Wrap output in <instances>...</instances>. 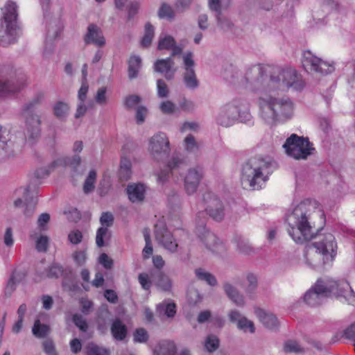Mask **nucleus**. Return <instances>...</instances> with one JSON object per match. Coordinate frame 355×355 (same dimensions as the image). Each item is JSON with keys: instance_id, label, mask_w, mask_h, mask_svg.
<instances>
[{"instance_id": "nucleus-1", "label": "nucleus", "mask_w": 355, "mask_h": 355, "mask_svg": "<svg viewBox=\"0 0 355 355\" xmlns=\"http://www.w3.org/2000/svg\"><path fill=\"white\" fill-rule=\"evenodd\" d=\"M225 78L232 84L248 87L259 93L257 99L259 116L268 125L289 119L293 114V103L288 99L271 94L286 91L293 87L300 89L303 84L296 71L291 67L254 65L243 76L239 71Z\"/></svg>"}, {"instance_id": "nucleus-2", "label": "nucleus", "mask_w": 355, "mask_h": 355, "mask_svg": "<svg viewBox=\"0 0 355 355\" xmlns=\"http://www.w3.org/2000/svg\"><path fill=\"white\" fill-rule=\"evenodd\" d=\"M323 216L322 207L316 200L302 201L287 216L288 234L298 243L311 240L315 236V223Z\"/></svg>"}, {"instance_id": "nucleus-3", "label": "nucleus", "mask_w": 355, "mask_h": 355, "mask_svg": "<svg viewBox=\"0 0 355 355\" xmlns=\"http://www.w3.org/2000/svg\"><path fill=\"white\" fill-rule=\"evenodd\" d=\"M275 168V162L270 158L253 157L245 162L241 168V182L249 190L261 189L269 180Z\"/></svg>"}, {"instance_id": "nucleus-4", "label": "nucleus", "mask_w": 355, "mask_h": 355, "mask_svg": "<svg viewBox=\"0 0 355 355\" xmlns=\"http://www.w3.org/2000/svg\"><path fill=\"white\" fill-rule=\"evenodd\" d=\"M336 248L337 244L332 234L320 235L316 241L306 245V263L310 267L316 268L331 261Z\"/></svg>"}, {"instance_id": "nucleus-5", "label": "nucleus", "mask_w": 355, "mask_h": 355, "mask_svg": "<svg viewBox=\"0 0 355 355\" xmlns=\"http://www.w3.org/2000/svg\"><path fill=\"white\" fill-rule=\"evenodd\" d=\"M252 118L249 103L243 98H234L220 107L216 122L220 126L229 128L237 121L250 122Z\"/></svg>"}, {"instance_id": "nucleus-6", "label": "nucleus", "mask_w": 355, "mask_h": 355, "mask_svg": "<svg viewBox=\"0 0 355 355\" xmlns=\"http://www.w3.org/2000/svg\"><path fill=\"white\" fill-rule=\"evenodd\" d=\"M336 287L335 281L330 279H320L304 295V301L311 306L320 305L324 297L331 296V293H337L334 291Z\"/></svg>"}, {"instance_id": "nucleus-7", "label": "nucleus", "mask_w": 355, "mask_h": 355, "mask_svg": "<svg viewBox=\"0 0 355 355\" xmlns=\"http://www.w3.org/2000/svg\"><path fill=\"white\" fill-rule=\"evenodd\" d=\"M3 126L0 125V162L14 158L18 155L26 142L21 131L12 132L6 140H2Z\"/></svg>"}, {"instance_id": "nucleus-8", "label": "nucleus", "mask_w": 355, "mask_h": 355, "mask_svg": "<svg viewBox=\"0 0 355 355\" xmlns=\"http://www.w3.org/2000/svg\"><path fill=\"white\" fill-rule=\"evenodd\" d=\"M283 148L286 153L295 159H306L313 154L314 148L307 138L291 135L286 139Z\"/></svg>"}, {"instance_id": "nucleus-9", "label": "nucleus", "mask_w": 355, "mask_h": 355, "mask_svg": "<svg viewBox=\"0 0 355 355\" xmlns=\"http://www.w3.org/2000/svg\"><path fill=\"white\" fill-rule=\"evenodd\" d=\"M170 150V141L165 133L159 132L148 139V152L155 160L164 159Z\"/></svg>"}, {"instance_id": "nucleus-10", "label": "nucleus", "mask_w": 355, "mask_h": 355, "mask_svg": "<svg viewBox=\"0 0 355 355\" xmlns=\"http://www.w3.org/2000/svg\"><path fill=\"white\" fill-rule=\"evenodd\" d=\"M302 63L308 73L316 77L331 73L334 71L332 64L316 57L309 51L304 52Z\"/></svg>"}, {"instance_id": "nucleus-11", "label": "nucleus", "mask_w": 355, "mask_h": 355, "mask_svg": "<svg viewBox=\"0 0 355 355\" xmlns=\"http://www.w3.org/2000/svg\"><path fill=\"white\" fill-rule=\"evenodd\" d=\"M202 200L207 215L215 221L223 220L225 217V206L221 200L211 192L205 193Z\"/></svg>"}, {"instance_id": "nucleus-12", "label": "nucleus", "mask_w": 355, "mask_h": 355, "mask_svg": "<svg viewBox=\"0 0 355 355\" xmlns=\"http://www.w3.org/2000/svg\"><path fill=\"white\" fill-rule=\"evenodd\" d=\"M205 175L202 166L196 165L189 167L183 176L184 189L189 196L194 195Z\"/></svg>"}, {"instance_id": "nucleus-13", "label": "nucleus", "mask_w": 355, "mask_h": 355, "mask_svg": "<svg viewBox=\"0 0 355 355\" xmlns=\"http://www.w3.org/2000/svg\"><path fill=\"white\" fill-rule=\"evenodd\" d=\"M21 35L19 21L0 19V44L8 46L15 43Z\"/></svg>"}, {"instance_id": "nucleus-14", "label": "nucleus", "mask_w": 355, "mask_h": 355, "mask_svg": "<svg viewBox=\"0 0 355 355\" xmlns=\"http://www.w3.org/2000/svg\"><path fill=\"white\" fill-rule=\"evenodd\" d=\"M17 193L19 196H21V198H18L14 201L15 207H21L25 205L24 214L28 217L32 216L37 204V198L35 196L36 194L35 187L28 185L25 188L18 189Z\"/></svg>"}, {"instance_id": "nucleus-15", "label": "nucleus", "mask_w": 355, "mask_h": 355, "mask_svg": "<svg viewBox=\"0 0 355 355\" xmlns=\"http://www.w3.org/2000/svg\"><path fill=\"white\" fill-rule=\"evenodd\" d=\"M24 119L26 133L24 135L26 141L33 143L37 141L41 135V118L37 114L21 113Z\"/></svg>"}, {"instance_id": "nucleus-16", "label": "nucleus", "mask_w": 355, "mask_h": 355, "mask_svg": "<svg viewBox=\"0 0 355 355\" xmlns=\"http://www.w3.org/2000/svg\"><path fill=\"white\" fill-rule=\"evenodd\" d=\"M182 60L184 69V83L189 89H196L198 87V80L194 69L193 53L191 51L184 53L182 55Z\"/></svg>"}, {"instance_id": "nucleus-17", "label": "nucleus", "mask_w": 355, "mask_h": 355, "mask_svg": "<svg viewBox=\"0 0 355 355\" xmlns=\"http://www.w3.org/2000/svg\"><path fill=\"white\" fill-rule=\"evenodd\" d=\"M241 282V279L236 276L231 280H226L223 283V290L231 302L238 306L243 307L245 304L244 296L235 286Z\"/></svg>"}, {"instance_id": "nucleus-18", "label": "nucleus", "mask_w": 355, "mask_h": 355, "mask_svg": "<svg viewBox=\"0 0 355 355\" xmlns=\"http://www.w3.org/2000/svg\"><path fill=\"white\" fill-rule=\"evenodd\" d=\"M155 236L156 241L166 250L171 252H175L177 251L178 243L173 239L172 234L163 224L155 225Z\"/></svg>"}, {"instance_id": "nucleus-19", "label": "nucleus", "mask_w": 355, "mask_h": 355, "mask_svg": "<svg viewBox=\"0 0 355 355\" xmlns=\"http://www.w3.org/2000/svg\"><path fill=\"white\" fill-rule=\"evenodd\" d=\"M228 318L230 321L236 324L237 329L243 333L254 334L255 332L254 322L245 317L239 311L236 309L230 311Z\"/></svg>"}, {"instance_id": "nucleus-20", "label": "nucleus", "mask_w": 355, "mask_h": 355, "mask_svg": "<svg viewBox=\"0 0 355 355\" xmlns=\"http://www.w3.org/2000/svg\"><path fill=\"white\" fill-rule=\"evenodd\" d=\"M336 287L334 291L337 293H331L338 299H344L346 302L351 305H355V292L352 289L350 285L346 282H336Z\"/></svg>"}, {"instance_id": "nucleus-21", "label": "nucleus", "mask_w": 355, "mask_h": 355, "mask_svg": "<svg viewBox=\"0 0 355 355\" xmlns=\"http://www.w3.org/2000/svg\"><path fill=\"white\" fill-rule=\"evenodd\" d=\"M173 56H170L166 59H159L154 64V69L155 71L164 73L166 80H171L173 78L176 69L173 68L174 61Z\"/></svg>"}, {"instance_id": "nucleus-22", "label": "nucleus", "mask_w": 355, "mask_h": 355, "mask_svg": "<svg viewBox=\"0 0 355 355\" xmlns=\"http://www.w3.org/2000/svg\"><path fill=\"white\" fill-rule=\"evenodd\" d=\"M60 27L58 26L55 22L51 23L49 25L45 46L43 52V55L46 58H49L50 55L53 53L55 46L52 42L58 37L60 33Z\"/></svg>"}, {"instance_id": "nucleus-23", "label": "nucleus", "mask_w": 355, "mask_h": 355, "mask_svg": "<svg viewBox=\"0 0 355 355\" xmlns=\"http://www.w3.org/2000/svg\"><path fill=\"white\" fill-rule=\"evenodd\" d=\"M84 40L86 44H94L98 46H103L105 44L101 30L94 24L88 26Z\"/></svg>"}, {"instance_id": "nucleus-24", "label": "nucleus", "mask_w": 355, "mask_h": 355, "mask_svg": "<svg viewBox=\"0 0 355 355\" xmlns=\"http://www.w3.org/2000/svg\"><path fill=\"white\" fill-rule=\"evenodd\" d=\"M254 313L259 321L268 329L270 330H277L279 327V322L277 317L271 313H268L263 309L257 308Z\"/></svg>"}, {"instance_id": "nucleus-25", "label": "nucleus", "mask_w": 355, "mask_h": 355, "mask_svg": "<svg viewBox=\"0 0 355 355\" xmlns=\"http://www.w3.org/2000/svg\"><path fill=\"white\" fill-rule=\"evenodd\" d=\"M157 48L159 50H171V56L180 55L182 47L176 44L175 39L171 35H160Z\"/></svg>"}, {"instance_id": "nucleus-26", "label": "nucleus", "mask_w": 355, "mask_h": 355, "mask_svg": "<svg viewBox=\"0 0 355 355\" xmlns=\"http://www.w3.org/2000/svg\"><path fill=\"white\" fill-rule=\"evenodd\" d=\"M127 193L132 202H141L145 198L146 188L142 184H132L128 186Z\"/></svg>"}, {"instance_id": "nucleus-27", "label": "nucleus", "mask_w": 355, "mask_h": 355, "mask_svg": "<svg viewBox=\"0 0 355 355\" xmlns=\"http://www.w3.org/2000/svg\"><path fill=\"white\" fill-rule=\"evenodd\" d=\"M176 352V345L171 340L159 341L154 349L155 355H175Z\"/></svg>"}, {"instance_id": "nucleus-28", "label": "nucleus", "mask_w": 355, "mask_h": 355, "mask_svg": "<svg viewBox=\"0 0 355 355\" xmlns=\"http://www.w3.org/2000/svg\"><path fill=\"white\" fill-rule=\"evenodd\" d=\"M1 10V19L18 21L17 6L15 2L8 0Z\"/></svg>"}, {"instance_id": "nucleus-29", "label": "nucleus", "mask_w": 355, "mask_h": 355, "mask_svg": "<svg viewBox=\"0 0 355 355\" xmlns=\"http://www.w3.org/2000/svg\"><path fill=\"white\" fill-rule=\"evenodd\" d=\"M153 281L155 286L164 291H169L172 286L170 277L162 272H157L153 275Z\"/></svg>"}, {"instance_id": "nucleus-30", "label": "nucleus", "mask_w": 355, "mask_h": 355, "mask_svg": "<svg viewBox=\"0 0 355 355\" xmlns=\"http://www.w3.org/2000/svg\"><path fill=\"white\" fill-rule=\"evenodd\" d=\"M81 163V157L78 155H74L72 157H60L55 160L51 165V168H55L58 166H69L76 168Z\"/></svg>"}, {"instance_id": "nucleus-31", "label": "nucleus", "mask_w": 355, "mask_h": 355, "mask_svg": "<svg viewBox=\"0 0 355 355\" xmlns=\"http://www.w3.org/2000/svg\"><path fill=\"white\" fill-rule=\"evenodd\" d=\"M182 147L187 154L196 155L200 151L201 144L193 135H188L182 141Z\"/></svg>"}, {"instance_id": "nucleus-32", "label": "nucleus", "mask_w": 355, "mask_h": 355, "mask_svg": "<svg viewBox=\"0 0 355 355\" xmlns=\"http://www.w3.org/2000/svg\"><path fill=\"white\" fill-rule=\"evenodd\" d=\"M44 99V94L42 92L36 94L28 102L25 103L21 110V113L36 114L34 109L40 105Z\"/></svg>"}, {"instance_id": "nucleus-33", "label": "nucleus", "mask_w": 355, "mask_h": 355, "mask_svg": "<svg viewBox=\"0 0 355 355\" xmlns=\"http://www.w3.org/2000/svg\"><path fill=\"white\" fill-rule=\"evenodd\" d=\"M111 332L116 340H123L127 334V328L119 320L113 322Z\"/></svg>"}, {"instance_id": "nucleus-34", "label": "nucleus", "mask_w": 355, "mask_h": 355, "mask_svg": "<svg viewBox=\"0 0 355 355\" xmlns=\"http://www.w3.org/2000/svg\"><path fill=\"white\" fill-rule=\"evenodd\" d=\"M141 59L137 55L131 56L128 61V77L130 79L136 78L141 69Z\"/></svg>"}, {"instance_id": "nucleus-35", "label": "nucleus", "mask_w": 355, "mask_h": 355, "mask_svg": "<svg viewBox=\"0 0 355 355\" xmlns=\"http://www.w3.org/2000/svg\"><path fill=\"white\" fill-rule=\"evenodd\" d=\"M53 114L61 121L66 119L69 114V106L68 103L63 101L55 103L53 107Z\"/></svg>"}, {"instance_id": "nucleus-36", "label": "nucleus", "mask_w": 355, "mask_h": 355, "mask_svg": "<svg viewBox=\"0 0 355 355\" xmlns=\"http://www.w3.org/2000/svg\"><path fill=\"white\" fill-rule=\"evenodd\" d=\"M20 90V87L15 85L12 80L0 79V94L6 95L14 94Z\"/></svg>"}, {"instance_id": "nucleus-37", "label": "nucleus", "mask_w": 355, "mask_h": 355, "mask_svg": "<svg viewBox=\"0 0 355 355\" xmlns=\"http://www.w3.org/2000/svg\"><path fill=\"white\" fill-rule=\"evenodd\" d=\"M202 229L203 232L199 234V237L209 250H213L214 246L216 243V236L210 231L205 230V227Z\"/></svg>"}, {"instance_id": "nucleus-38", "label": "nucleus", "mask_w": 355, "mask_h": 355, "mask_svg": "<svg viewBox=\"0 0 355 355\" xmlns=\"http://www.w3.org/2000/svg\"><path fill=\"white\" fill-rule=\"evenodd\" d=\"M195 273L198 279L207 282L210 286H214L218 284L215 276L202 268L196 269Z\"/></svg>"}, {"instance_id": "nucleus-39", "label": "nucleus", "mask_w": 355, "mask_h": 355, "mask_svg": "<svg viewBox=\"0 0 355 355\" xmlns=\"http://www.w3.org/2000/svg\"><path fill=\"white\" fill-rule=\"evenodd\" d=\"M30 237L35 239V248L38 252H45L48 250L49 239L46 235H40L36 237L35 234L31 233Z\"/></svg>"}, {"instance_id": "nucleus-40", "label": "nucleus", "mask_w": 355, "mask_h": 355, "mask_svg": "<svg viewBox=\"0 0 355 355\" xmlns=\"http://www.w3.org/2000/svg\"><path fill=\"white\" fill-rule=\"evenodd\" d=\"M283 350L285 353L302 354L304 352V348L296 340H288L284 342Z\"/></svg>"}, {"instance_id": "nucleus-41", "label": "nucleus", "mask_w": 355, "mask_h": 355, "mask_svg": "<svg viewBox=\"0 0 355 355\" xmlns=\"http://www.w3.org/2000/svg\"><path fill=\"white\" fill-rule=\"evenodd\" d=\"M220 340L217 336L214 334L208 335L204 342V347L209 352H214L219 347Z\"/></svg>"}, {"instance_id": "nucleus-42", "label": "nucleus", "mask_w": 355, "mask_h": 355, "mask_svg": "<svg viewBox=\"0 0 355 355\" xmlns=\"http://www.w3.org/2000/svg\"><path fill=\"white\" fill-rule=\"evenodd\" d=\"M155 29L153 25L148 22L145 25L144 35L141 40V44L144 47H148L154 37Z\"/></svg>"}, {"instance_id": "nucleus-43", "label": "nucleus", "mask_w": 355, "mask_h": 355, "mask_svg": "<svg viewBox=\"0 0 355 355\" xmlns=\"http://www.w3.org/2000/svg\"><path fill=\"white\" fill-rule=\"evenodd\" d=\"M158 17L172 21L175 18V11L170 5L163 3L158 10Z\"/></svg>"}, {"instance_id": "nucleus-44", "label": "nucleus", "mask_w": 355, "mask_h": 355, "mask_svg": "<svg viewBox=\"0 0 355 355\" xmlns=\"http://www.w3.org/2000/svg\"><path fill=\"white\" fill-rule=\"evenodd\" d=\"M96 180V172L94 170H91L83 184V191L85 193H89L94 191Z\"/></svg>"}, {"instance_id": "nucleus-45", "label": "nucleus", "mask_w": 355, "mask_h": 355, "mask_svg": "<svg viewBox=\"0 0 355 355\" xmlns=\"http://www.w3.org/2000/svg\"><path fill=\"white\" fill-rule=\"evenodd\" d=\"M33 334L37 338H44L49 332V327L46 324H41L39 320H37L32 329Z\"/></svg>"}, {"instance_id": "nucleus-46", "label": "nucleus", "mask_w": 355, "mask_h": 355, "mask_svg": "<svg viewBox=\"0 0 355 355\" xmlns=\"http://www.w3.org/2000/svg\"><path fill=\"white\" fill-rule=\"evenodd\" d=\"M209 9L215 12L216 21L222 25V3L221 0H208Z\"/></svg>"}, {"instance_id": "nucleus-47", "label": "nucleus", "mask_w": 355, "mask_h": 355, "mask_svg": "<svg viewBox=\"0 0 355 355\" xmlns=\"http://www.w3.org/2000/svg\"><path fill=\"white\" fill-rule=\"evenodd\" d=\"M63 272L62 266L57 263H53L46 268V277L49 278H59Z\"/></svg>"}, {"instance_id": "nucleus-48", "label": "nucleus", "mask_w": 355, "mask_h": 355, "mask_svg": "<svg viewBox=\"0 0 355 355\" xmlns=\"http://www.w3.org/2000/svg\"><path fill=\"white\" fill-rule=\"evenodd\" d=\"M184 162L182 156L178 153H174L167 162V168L170 171L175 170L178 168Z\"/></svg>"}, {"instance_id": "nucleus-49", "label": "nucleus", "mask_w": 355, "mask_h": 355, "mask_svg": "<svg viewBox=\"0 0 355 355\" xmlns=\"http://www.w3.org/2000/svg\"><path fill=\"white\" fill-rule=\"evenodd\" d=\"M158 311H164L166 315L168 318H173L176 313L175 304L173 302H163L157 305Z\"/></svg>"}, {"instance_id": "nucleus-50", "label": "nucleus", "mask_w": 355, "mask_h": 355, "mask_svg": "<svg viewBox=\"0 0 355 355\" xmlns=\"http://www.w3.org/2000/svg\"><path fill=\"white\" fill-rule=\"evenodd\" d=\"M246 280L248 282V286L245 288V293L247 294H252L256 291L257 288V276L252 273L248 272L246 275Z\"/></svg>"}, {"instance_id": "nucleus-51", "label": "nucleus", "mask_w": 355, "mask_h": 355, "mask_svg": "<svg viewBox=\"0 0 355 355\" xmlns=\"http://www.w3.org/2000/svg\"><path fill=\"white\" fill-rule=\"evenodd\" d=\"M144 236L146 242V245L143 249V257L144 259H148L150 255L153 254V246L151 243L150 234L148 230H144Z\"/></svg>"}, {"instance_id": "nucleus-52", "label": "nucleus", "mask_w": 355, "mask_h": 355, "mask_svg": "<svg viewBox=\"0 0 355 355\" xmlns=\"http://www.w3.org/2000/svg\"><path fill=\"white\" fill-rule=\"evenodd\" d=\"M157 96L161 98H167L169 96V89L167 84L162 79L157 80Z\"/></svg>"}, {"instance_id": "nucleus-53", "label": "nucleus", "mask_w": 355, "mask_h": 355, "mask_svg": "<svg viewBox=\"0 0 355 355\" xmlns=\"http://www.w3.org/2000/svg\"><path fill=\"white\" fill-rule=\"evenodd\" d=\"M109 237L108 228L105 227H101L98 229L96 236V243L98 247L101 248L104 246V239Z\"/></svg>"}, {"instance_id": "nucleus-54", "label": "nucleus", "mask_w": 355, "mask_h": 355, "mask_svg": "<svg viewBox=\"0 0 355 355\" xmlns=\"http://www.w3.org/2000/svg\"><path fill=\"white\" fill-rule=\"evenodd\" d=\"M237 248L240 253L245 255H250L254 253V250L252 248L248 241L241 239L237 244Z\"/></svg>"}, {"instance_id": "nucleus-55", "label": "nucleus", "mask_w": 355, "mask_h": 355, "mask_svg": "<svg viewBox=\"0 0 355 355\" xmlns=\"http://www.w3.org/2000/svg\"><path fill=\"white\" fill-rule=\"evenodd\" d=\"M148 338V334L144 328L137 329L133 334V340L135 343H146Z\"/></svg>"}, {"instance_id": "nucleus-56", "label": "nucleus", "mask_w": 355, "mask_h": 355, "mask_svg": "<svg viewBox=\"0 0 355 355\" xmlns=\"http://www.w3.org/2000/svg\"><path fill=\"white\" fill-rule=\"evenodd\" d=\"M159 109L164 114H172L176 110V105L171 101H165L160 103Z\"/></svg>"}, {"instance_id": "nucleus-57", "label": "nucleus", "mask_w": 355, "mask_h": 355, "mask_svg": "<svg viewBox=\"0 0 355 355\" xmlns=\"http://www.w3.org/2000/svg\"><path fill=\"white\" fill-rule=\"evenodd\" d=\"M73 322L75 325L78 327L82 331H86L88 329L87 323L85 319L78 313L73 315Z\"/></svg>"}, {"instance_id": "nucleus-58", "label": "nucleus", "mask_w": 355, "mask_h": 355, "mask_svg": "<svg viewBox=\"0 0 355 355\" xmlns=\"http://www.w3.org/2000/svg\"><path fill=\"white\" fill-rule=\"evenodd\" d=\"M114 216L110 212H103L100 218V223L101 227H105L107 228L111 227L113 225Z\"/></svg>"}, {"instance_id": "nucleus-59", "label": "nucleus", "mask_w": 355, "mask_h": 355, "mask_svg": "<svg viewBox=\"0 0 355 355\" xmlns=\"http://www.w3.org/2000/svg\"><path fill=\"white\" fill-rule=\"evenodd\" d=\"M3 239L4 244L7 247L10 248L13 245V244H14L13 232H12V230L10 227H8L6 229Z\"/></svg>"}, {"instance_id": "nucleus-60", "label": "nucleus", "mask_w": 355, "mask_h": 355, "mask_svg": "<svg viewBox=\"0 0 355 355\" xmlns=\"http://www.w3.org/2000/svg\"><path fill=\"white\" fill-rule=\"evenodd\" d=\"M148 114V110L144 106H138L136 110V121L138 124H142Z\"/></svg>"}, {"instance_id": "nucleus-61", "label": "nucleus", "mask_w": 355, "mask_h": 355, "mask_svg": "<svg viewBox=\"0 0 355 355\" xmlns=\"http://www.w3.org/2000/svg\"><path fill=\"white\" fill-rule=\"evenodd\" d=\"M141 101V98L137 95H130L127 96L125 99V106L131 109L135 107Z\"/></svg>"}, {"instance_id": "nucleus-62", "label": "nucleus", "mask_w": 355, "mask_h": 355, "mask_svg": "<svg viewBox=\"0 0 355 355\" xmlns=\"http://www.w3.org/2000/svg\"><path fill=\"white\" fill-rule=\"evenodd\" d=\"M187 299L190 304H197L201 300L200 293L196 289H190L187 292Z\"/></svg>"}, {"instance_id": "nucleus-63", "label": "nucleus", "mask_w": 355, "mask_h": 355, "mask_svg": "<svg viewBox=\"0 0 355 355\" xmlns=\"http://www.w3.org/2000/svg\"><path fill=\"white\" fill-rule=\"evenodd\" d=\"M89 352L92 355H109V352L107 349L100 347L94 344H91L88 346Z\"/></svg>"}, {"instance_id": "nucleus-64", "label": "nucleus", "mask_w": 355, "mask_h": 355, "mask_svg": "<svg viewBox=\"0 0 355 355\" xmlns=\"http://www.w3.org/2000/svg\"><path fill=\"white\" fill-rule=\"evenodd\" d=\"M68 239L72 244L76 245L82 241L83 234L79 230H74L69 234Z\"/></svg>"}]
</instances>
